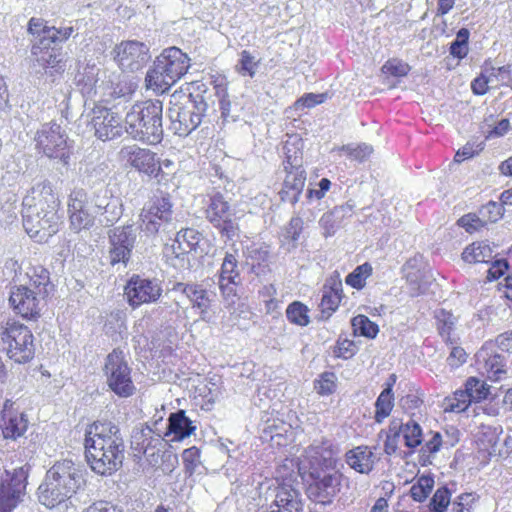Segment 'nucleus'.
<instances>
[{
	"label": "nucleus",
	"instance_id": "47",
	"mask_svg": "<svg viewBox=\"0 0 512 512\" xmlns=\"http://www.w3.org/2000/svg\"><path fill=\"white\" fill-rule=\"evenodd\" d=\"M434 487V479L431 476L422 475L417 482L410 488V495L413 500L423 502Z\"/></svg>",
	"mask_w": 512,
	"mask_h": 512
},
{
	"label": "nucleus",
	"instance_id": "56",
	"mask_svg": "<svg viewBox=\"0 0 512 512\" xmlns=\"http://www.w3.org/2000/svg\"><path fill=\"white\" fill-rule=\"evenodd\" d=\"M337 377L333 372H324L320 378L315 381V389L318 394L328 396L336 390Z\"/></svg>",
	"mask_w": 512,
	"mask_h": 512
},
{
	"label": "nucleus",
	"instance_id": "24",
	"mask_svg": "<svg viewBox=\"0 0 512 512\" xmlns=\"http://www.w3.org/2000/svg\"><path fill=\"white\" fill-rule=\"evenodd\" d=\"M375 459V454L367 446H358L346 453L347 464L361 474H368L372 471Z\"/></svg>",
	"mask_w": 512,
	"mask_h": 512
},
{
	"label": "nucleus",
	"instance_id": "62",
	"mask_svg": "<svg viewBox=\"0 0 512 512\" xmlns=\"http://www.w3.org/2000/svg\"><path fill=\"white\" fill-rule=\"evenodd\" d=\"M478 496L475 493H462L452 502V512H471Z\"/></svg>",
	"mask_w": 512,
	"mask_h": 512
},
{
	"label": "nucleus",
	"instance_id": "14",
	"mask_svg": "<svg viewBox=\"0 0 512 512\" xmlns=\"http://www.w3.org/2000/svg\"><path fill=\"white\" fill-rule=\"evenodd\" d=\"M136 241V229L132 225L119 226L109 232V262L112 266L123 264L125 267L130 260Z\"/></svg>",
	"mask_w": 512,
	"mask_h": 512
},
{
	"label": "nucleus",
	"instance_id": "41",
	"mask_svg": "<svg viewBox=\"0 0 512 512\" xmlns=\"http://www.w3.org/2000/svg\"><path fill=\"white\" fill-rule=\"evenodd\" d=\"M404 444L410 449H415L423 443V431L420 424L414 419H409L405 423L402 433Z\"/></svg>",
	"mask_w": 512,
	"mask_h": 512
},
{
	"label": "nucleus",
	"instance_id": "26",
	"mask_svg": "<svg viewBox=\"0 0 512 512\" xmlns=\"http://www.w3.org/2000/svg\"><path fill=\"white\" fill-rule=\"evenodd\" d=\"M478 363L483 362V368L488 374V378L494 381L502 379L506 374L505 357L501 354H490L487 348H482L477 354Z\"/></svg>",
	"mask_w": 512,
	"mask_h": 512
},
{
	"label": "nucleus",
	"instance_id": "38",
	"mask_svg": "<svg viewBox=\"0 0 512 512\" xmlns=\"http://www.w3.org/2000/svg\"><path fill=\"white\" fill-rule=\"evenodd\" d=\"M91 128H117V115L106 107H95L89 122Z\"/></svg>",
	"mask_w": 512,
	"mask_h": 512
},
{
	"label": "nucleus",
	"instance_id": "10",
	"mask_svg": "<svg viewBox=\"0 0 512 512\" xmlns=\"http://www.w3.org/2000/svg\"><path fill=\"white\" fill-rule=\"evenodd\" d=\"M303 158L299 155L298 149L288 150V158L283 162V168L286 172L283 187L279 192L283 202L296 204L306 181V171L303 166Z\"/></svg>",
	"mask_w": 512,
	"mask_h": 512
},
{
	"label": "nucleus",
	"instance_id": "60",
	"mask_svg": "<svg viewBox=\"0 0 512 512\" xmlns=\"http://www.w3.org/2000/svg\"><path fill=\"white\" fill-rule=\"evenodd\" d=\"M330 97L328 92L325 93H305L295 102L297 109L313 108L316 105L324 103Z\"/></svg>",
	"mask_w": 512,
	"mask_h": 512
},
{
	"label": "nucleus",
	"instance_id": "12",
	"mask_svg": "<svg viewBox=\"0 0 512 512\" xmlns=\"http://www.w3.org/2000/svg\"><path fill=\"white\" fill-rule=\"evenodd\" d=\"M336 458L329 441L315 440L309 445L298 465L299 472L317 475L320 470H329L335 467Z\"/></svg>",
	"mask_w": 512,
	"mask_h": 512
},
{
	"label": "nucleus",
	"instance_id": "20",
	"mask_svg": "<svg viewBox=\"0 0 512 512\" xmlns=\"http://www.w3.org/2000/svg\"><path fill=\"white\" fill-rule=\"evenodd\" d=\"M114 60L124 71H137L147 60L148 48L135 40L122 41L113 50Z\"/></svg>",
	"mask_w": 512,
	"mask_h": 512
},
{
	"label": "nucleus",
	"instance_id": "29",
	"mask_svg": "<svg viewBox=\"0 0 512 512\" xmlns=\"http://www.w3.org/2000/svg\"><path fill=\"white\" fill-rule=\"evenodd\" d=\"M353 207L352 204L346 203L345 205L336 206L333 210L322 215L319 225L324 230L325 237L335 234L342 220L351 215Z\"/></svg>",
	"mask_w": 512,
	"mask_h": 512
},
{
	"label": "nucleus",
	"instance_id": "36",
	"mask_svg": "<svg viewBox=\"0 0 512 512\" xmlns=\"http://www.w3.org/2000/svg\"><path fill=\"white\" fill-rule=\"evenodd\" d=\"M394 407V395L392 384H387L386 388L379 394L375 402L374 420L376 423H382L391 413Z\"/></svg>",
	"mask_w": 512,
	"mask_h": 512
},
{
	"label": "nucleus",
	"instance_id": "1",
	"mask_svg": "<svg viewBox=\"0 0 512 512\" xmlns=\"http://www.w3.org/2000/svg\"><path fill=\"white\" fill-rule=\"evenodd\" d=\"M85 457L91 470L101 476L115 473L124 459V440L112 422H94L85 433Z\"/></svg>",
	"mask_w": 512,
	"mask_h": 512
},
{
	"label": "nucleus",
	"instance_id": "52",
	"mask_svg": "<svg viewBox=\"0 0 512 512\" xmlns=\"http://www.w3.org/2000/svg\"><path fill=\"white\" fill-rule=\"evenodd\" d=\"M446 401V410L457 413L464 412L473 402L466 389L457 390L454 392V395L450 398H447Z\"/></svg>",
	"mask_w": 512,
	"mask_h": 512
},
{
	"label": "nucleus",
	"instance_id": "57",
	"mask_svg": "<svg viewBox=\"0 0 512 512\" xmlns=\"http://www.w3.org/2000/svg\"><path fill=\"white\" fill-rule=\"evenodd\" d=\"M431 438L422 446L421 452V460L423 463H431L429 458L431 455H435L441 448L442 445V436L439 432H430Z\"/></svg>",
	"mask_w": 512,
	"mask_h": 512
},
{
	"label": "nucleus",
	"instance_id": "63",
	"mask_svg": "<svg viewBox=\"0 0 512 512\" xmlns=\"http://www.w3.org/2000/svg\"><path fill=\"white\" fill-rule=\"evenodd\" d=\"M490 77L482 65L480 74L471 81V91L476 96H483L489 91Z\"/></svg>",
	"mask_w": 512,
	"mask_h": 512
},
{
	"label": "nucleus",
	"instance_id": "42",
	"mask_svg": "<svg viewBox=\"0 0 512 512\" xmlns=\"http://www.w3.org/2000/svg\"><path fill=\"white\" fill-rule=\"evenodd\" d=\"M35 138L43 146L45 153L52 151L54 148L61 147L66 142L59 130H37Z\"/></svg>",
	"mask_w": 512,
	"mask_h": 512
},
{
	"label": "nucleus",
	"instance_id": "48",
	"mask_svg": "<svg viewBox=\"0 0 512 512\" xmlns=\"http://www.w3.org/2000/svg\"><path fill=\"white\" fill-rule=\"evenodd\" d=\"M464 386L473 402H480L489 394V386L486 382L476 377H469Z\"/></svg>",
	"mask_w": 512,
	"mask_h": 512
},
{
	"label": "nucleus",
	"instance_id": "18",
	"mask_svg": "<svg viewBox=\"0 0 512 512\" xmlns=\"http://www.w3.org/2000/svg\"><path fill=\"white\" fill-rule=\"evenodd\" d=\"M278 485L272 490L273 500L269 512H303L304 503L300 491L293 486L290 478H277Z\"/></svg>",
	"mask_w": 512,
	"mask_h": 512
},
{
	"label": "nucleus",
	"instance_id": "58",
	"mask_svg": "<svg viewBox=\"0 0 512 512\" xmlns=\"http://www.w3.org/2000/svg\"><path fill=\"white\" fill-rule=\"evenodd\" d=\"M259 61L248 51L243 50L240 53L238 72L243 76L253 77L256 74Z\"/></svg>",
	"mask_w": 512,
	"mask_h": 512
},
{
	"label": "nucleus",
	"instance_id": "9",
	"mask_svg": "<svg viewBox=\"0 0 512 512\" xmlns=\"http://www.w3.org/2000/svg\"><path fill=\"white\" fill-rule=\"evenodd\" d=\"M29 468L24 464L12 470H5L0 478V512H12L22 501Z\"/></svg>",
	"mask_w": 512,
	"mask_h": 512
},
{
	"label": "nucleus",
	"instance_id": "3",
	"mask_svg": "<svg viewBox=\"0 0 512 512\" xmlns=\"http://www.w3.org/2000/svg\"><path fill=\"white\" fill-rule=\"evenodd\" d=\"M85 475V468L72 460L56 461L38 487L39 502L49 509L67 510L73 496L84 489Z\"/></svg>",
	"mask_w": 512,
	"mask_h": 512
},
{
	"label": "nucleus",
	"instance_id": "37",
	"mask_svg": "<svg viewBox=\"0 0 512 512\" xmlns=\"http://www.w3.org/2000/svg\"><path fill=\"white\" fill-rule=\"evenodd\" d=\"M484 68L490 81H496L498 86L512 88V65L506 64L500 67H494L490 59L484 61Z\"/></svg>",
	"mask_w": 512,
	"mask_h": 512
},
{
	"label": "nucleus",
	"instance_id": "34",
	"mask_svg": "<svg viewBox=\"0 0 512 512\" xmlns=\"http://www.w3.org/2000/svg\"><path fill=\"white\" fill-rule=\"evenodd\" d=\"M27 275L29 277V284L25 285L26 287H31L33 290H36L35 293H38V295H49L53 285L50 282L47 269L42 266L33 267Z\"/></svg>",
	"mask_w": 512,
	"mask_h": 512
},
{
	"label": "nucleus",
	"instance_id": "55",
	"mask_svg": "<svg viewBox=\"0 0 512 512\" xmlns=\"http://www.w3.org/2000/svg\"><path fill=\"white\" fill-rule=\"evenodd\" d=\"M201 452L196 446L185 449L182 453V460L185 472L192 475L196 472L197 468L201 465Z\"/></svg>",
	"mask_w": 512,
	"mask_h": 512
},
{
	"label": "nucleus",
	"instance_id": "35",
	"mask_svg": "<svg viewBox=\"0 0 512 512\" xmlns=\"http://www.w3.org/2000/svg\"><path fill=\"white\" fill-rule=\"evenodd\" d=\"M493 257L492 248L485 242H474L462 253V259L467 263H489Z\"/></svg>",
	"mask_w": 512,
	"mask_h": 512
},
{
	"label": "nucleus",
	"instance_id": "46",
	"mask_svg": "<svg viewBox=\"0 0 512 512\" xmlns=\"http://www.w3.org/2000/svg\"><path fill=\"white\" fill-rule=\"evenodd\" d=\"M218 280H240L236 254L230 252L225 253Z\"/></svg>",
	"mask_w": 512,
	"mask_h": 512
},
{
	"label": "nucleus",
	"instance_id": "61",
	"mask_svg": "<svg viewBox=\"0 0 512 512\" xmlns=\"http://www.w3.org/2000/svg\"><path fill=\"white\" fill-rule=\"evenodd\" d=\"M479 214L484 220L485 225L488 222L495 223L502 217L503 207L497 202L490 201L486 205L482 206V208L479 210Z\"/></svg>",
	"mask_w": 512,
	"mask_h": 512
},
{
	"label": "nucleus",
	"instance_id": "28",
	"mask_svg": "<svg viewBox=\"0 0 512 512\" xmlns=\"http://www.w3.org/2000/svg\"><path fill=\"white\" fill-rule=\"evenodd\" d=\"M342 283L340 280H333L330 285L326 284L323 289L320 303L321 318L327 320L337 310L341 301Z\"/></svg>",
	"mask_w": 512,
	"mask_h": 512
},
{
	"label": "nucleus",
	"instance_id": "5",
	"mask_svg": "<svg viewBox=\"0 0 512 512\" xmlns=\"http://www.w3.org/2000/svg\"><path fill=\"white\" fill-rule=\"evenodd\" d=\"M60 200L50 182L32 187L23 199V226L32 238L50 237L58 231Z\"/></svg>",
	"mask_w": 512,
	"mask_h": 512
},
{
	"label": "nucleus",
	"instance_id": "17",
	"mask_svg": "<svg viewBox=\"0 0 512 512\" xmlns=\"http://www.w3.org/2000/svg\"><path fill=\"white\" fill-rule=\"evenodd\" d=\"M309 477L313 480L308 488L309 496L319 503L330 504L340 491L342 475L334 467Z\"/></svg>",
	"mask_w": 512,
	"mask_h": 512
},
{
	"label": "nucleus",
	"instance_id": "50",
	"mask_svg": "<svg viewBox=\"0 0 512 512\" xmlns=\"http://www.w3.org/2000/svg\"><path fill=\"white\" fill-rule=\"evenodd\" d=\"M469 30L467 28H461L457 34L456 39L450 45V54L458 59H463L468 55L469 48Z\"/></svg>",
	"mask_w": 512,
	"mask_h": 512
},
{
	"label": "nucleus",
	"instance_id": "19",
	"mask_svg": "<svg viewBox=\"0 0 512 512\" xmlns=\"http://www.w3.org/2000/svg\"><path fill=\"white\" fill-rule=\"evenodd\" d=\"M31 287L18 286L12 289L9 301L13 309L23 318L33 319L40 315L46 304V297L38 295Z\"/></svg>",
	"mask_w": 512,
	"mask_h": 512
},
{
	"label": "nucleus",
	"instance_id": "44",
	"mask_svg": "<svg viewBox=\"0 0 512 512\" xmlns=\"http://www.w3.org/2000/svg\"><path fill=\"white\" fill-rule=\"evenodd\" d=\"M353 331L356 335L367 338H375L379 332L378 325L365 315H357L351 320Z\"/></svg>",
	"mask_w": 512,
	"mask_h": 512
},
{
	"label": "nucleus",
	"instance_id": "64",
	"mask_svg": "<svg viewBox=\"0 0 512 512\" xmlns=\"http://www.w3.org/2000/svg\"><path fill=\"white\" fill-rule=\"evenodd\" d=\"M458 224L461 227L465 228V230L469 233H473L474 231H477L485 226L484 220L482 219L481 215H476L472 213L462 216L458 220Z\"/></svg>",
	"mask_w": 512,
	"mask_h": 512
},
{
	"label": "nucleus",
	"instance_id": "51",
	"mask_svg": "<svg viewBox=\"0 0 512 512\" xmlns=\"http://www.w3.org/2000/svg\"><path fill=\"white\" fill-rule=\"evenodd\" d=\"M153 430L148 425L135 427L132 432V445L139 451L146 452L147 448L152 444Z\"/></svg>",
	"mask_w": 512,
	"mask_h": 512
},
{
	"label": "nucleus",
	"instance_id": "45",
	"mask_svg": "<svg viewBox=\"0 0 512 512\" xmlns=\"http://www.w3.org/2000/svg\"><path fill=\"white\" fill-rule=\"evenodd\" d=\"M372 266L366 262L357 266L351 273L346 276L345 282L347 285L355 288L362 289L366 284V279L372 274Z\"/></svg>",
	"mask_w": 512,
	"mask_h": 512
},
{
	"label": "nucleus",
	"instance_id": "59",
	"mask_svg": "<svg viewBox=\"0 0 512 512\" xmlns=\"http://www.w3.org/2000/svg\"><path fill=\"white\" fill-rule=\"evenodd\" d=\"M484 148V141H468L462 148H460L455 156L454 161L461 163L466 159L472 158L477 155Z\"/></svg>",
	"mask_w": 512,
	"mask_h": 512
},
{
	"label": "nucleus",
	"instance_id": "15",
	"mask_svg": "<svg viewBox=\"0 0 512 512\" xmlns=\"http://www.w3.org/2000/svg\"><path fill=\"white\" fill-rule=\"evenodd\" d=\"M172 204L167 196H155L143 208L141 217L142 230L156 234L163 223H168L172 217Z\"/></svg>",
	"mask_w": 512,
	"mask_h": 512
},
{
	"label": "nucleus",
	"instance_id": "13",
	"mask_svg": "<svg viewBox=\"0 0 512 512\" xmlns=\"http://www.w3.org/2000/svg\"><path fill=\"white\" fill-rule=\"evenodd\" d=\"M125 295L129 305L137 308L142 304L156 302L162 295L161 281L156 278H144L133 275L125 286Z\"/></svg>",
	"mask_w": 512,
	"mask_h": 512
},
{
	"label": "nucleus",
	"instance_id": "7",
	"mask_svg": "<svg viewBox=\"0 0 512 512\" xmlns=\"http://www.w3.org/2000/svg\"><path fill=\"white\" fill-rule=\"evenodd\" d=\"M34 336L24 324L8 320L0 326V349L16 363H27L35 354Z\"/></svg>",
	"mask_w": 512,
	"mask_h": 512
},
{
	"label": "nucleus",
	"instance_id": "43",
	"mask_svg": "<svg viewBox=\"0 0 512 512\" xmlns=\"http://www.w3.org/2000/svg\"><path fill=\"white\" fill-rule=\"evenodd\" d=\"M169 115L173 122V128H197L201 123L199 115H195L196 119H194L189 111L179 108H170Z\"/></svg>",
	"mask_w": 512,
	"mask_h": 512
},
{
	"label": "nucleus",
	"instance_id": "49",
	"mask_svg": "<svg viewBox=\"0 0 512 512\" xmlns=\"http://www.w3.org/2000/svg\"><path fill=\"white\" fill-rule=\"evenodd\" d=\"M286 316L291 323L299 326H307L310 323L308 308L298 301L289 304Z\"/></svg>",
	"mask_w": 512,
	"mask_h": 512
},
{
	"label": "nucleus",
	"instance_id": "6",
	"mask_svg": "<svg viewBox=\"0 0 512 512\" xmlns=\"http://www.w3.org/2000/svg\"><path fill=\"white\" fill-rule=\"evenodd\" d=\"M190 58L180 48L172 46L164 49L148 70L145 82L155 93L167 92L190 68Z\"/></svg>",
	"mask_w": 512,
	"mask_h": 512
},
{
	"label": "nucleus",
	"instance_id": "25",
	"mask_svg": "<svg viewBox=\"0 0 512 512\" xmlns=\"http://www.w3.org/2000/svg\"><path fill=\"white\" fill-rule=\"evenodd\" d=\"M28 426L29 420L24 412H19L17 414L6 413V417L1 419L0 424L3 437L13 441L22 438L27 431Z\"/></svg>",
	"mask_w": 512,
	"mask_h": 512
},
{
	"label": "nucleus",
	"instance_id": "22",
	"mask_svg": "<svg viewBox=\"0 0 512 512\" xmlns=\"http://www.w3.org/2000/svg\"><path fill=\"white\" fill-rule=\"evenodd\" d=\"M202 240V234L195 229L186 228L180 230L175 238L174 244L167 249L166 256L173 266H177L176 261L184 265L185 255L191 251H196L197 246Z\"/></svg>",
	"mask_w": 512,
	"mask_h": 512
},
{
	"label": "nucleus",
	"instance_id": "32",
	"mask_svg": "<svg viewBox=\"0 0 512 512\" xmlns=\"http://www.w3.org/2000/svg\"><path fill=\"white\" fill-rule=\"evenodd\" d=\"M210 84L212 85L216 97L219 99V107L221 117L226 121L230 115L231 102L229 100L228 85L229 81L225 74L216 72L210 77Z\"/></svg>",
	"mask_w": 512,
	"mask_h": 512
},
{
	"label": "nucleus",
	"instance_id": "27",
	"mask_svg": "<svg viewBox=\"0 0 512 512\" xmlns=\"http://www.w3.org/2000/svg\"><path fill=\"white\" fill-rule=\"evenodd\" d=\"M90 205L93 212H95V216L108 212L114 214L112 219H109L111 222L119 218L121 215L120 211H115V209H117L120 205L119 200L117 198H113L109 190L105 187H102L94 192L93 198H90Z\"/></svg>",
	"mask_w": 512,
	"mask_h": 512
},
{
	"label": "nucleus",
	"instance_id": "33",
	"mask_svg": "<svg viewBox=\"0 0 512 512\" xmlns=\"http://www.w3.org/2000/svg\"><path fill=\"white\" fill-rule=\"evenodd\" d=\"M179 286H183V293L192 302L193 307H196L200 310L201 319L205 320V315L207 314L211 303V299L207 290L203 289L199 285L193 284H179Z\"/></svg>",
	"mask_w": 512,
	"mask_h": 512
},
{
	"label": "nucleus",
	"instance_id": "39",
	"mask_svg": "<svg viewBox=\"0 0 512 512\" xmlns=\"http://www.w3.org/2000/svg\"><path fill=\"white\" fill-rule=\"evenodd\" d=\"M91 128H117V115L106 107H95L89 122Z\"/></svg>",
	"mask_w": 512,
	"mask_h": 512
},
{
	"label": "nucleus",
	"instance_id": "23",
	"mask_svg": "<svg viewBox=\"0 0 512 512\" xmlns=\"http://www.w3.org/2000/svg\"><path fill=\"white\" fill-rule=\"evenodd\" d=\"M195 430L196 425H194L193 421L186 415V412L184 410H178L169 415L166 430L163 435L157 433V440L160 441L164 438H168L169 441H182L190 437Z\"/></svg>",
	"mask_w": 512,
	"mask_h": 512
},
{
	"label": "nucleus",
	"instance_id": "4",
	"mask_svg": "<svg viewBox=\"0 0 512 512\" xmlns=\"http://www.w3.org/2000/svg\"><path fill=\"white\" fill-rule=\"evenodd\" d=\"M85 475V468L72 460L56 461L38 487L39 502L49 509L67 510L73 496L84 489Z\"/></svg>",
	"mask_w": 512,
	"mask_h": 512
},
{
	"label": "nucleus",
	"instance_id": "40",
	"mask_svg": "<svg viewBox=\"0 0 512 512\" xmlns=\"http://www.w3.org/2000/svg\"><path fill=\"white\" fill-rule=\"evenodd\" d=\"M435 318L437 320L439 334L446 343L452 345L454 342L451 338V332L457 323V317L445 309H439L435 312Z\"/></svg>",
	"mask_w": 512,
	"mask_h": 512
},
{
	"label": "nucleus",
	"instance_id": "11",
	"mask_svg": "<svg viewBox=\"0 0 512 512\" xmlns=\"http://www.w3.org/2000/svg\"><path fill=\"white\" fill-rule=\"evenodd\" d=\"M67 213L70 228L74 232L90 229L95 222V212L90 205V197L83 188H74L68 196Z\"/></svg>",
	"mask_w": 512,
	"mask_h": 512
},
{
	"label": "nucleus",
	"instance_id": "53",
	"mask_svg": "<svg viewBox=\"0 0 512 512\" xmlns=\"http://www.w3.org/2000/svg\"><path fill=\"white\" fill-rule=\"evenodd\" d=\"M451 502V493L447 487L438 488L429 502L432 512H445Z\"/></svg>",
	"mask_w": 512,
	"mask_h": 512
},
{
	"label": "nucleus",
	"instance_id": "30",
	"mask_svg": "<svg viewBox=\"0 0 512 512\" xmlns=\"http://www.w3.org/2000/svg\"><path fill=\"white\" fill-rule=\"evenodd\" d=\"M333 152L343 153L350 161L357 164L368 162L374 154V147L365 142H351L341 146H335Z\"/></svg>",
	"mask_w": 512,
	"mask_h": 512
},
{
	"label": "nucleus",
	"instance_id": "2",
	"mask_svg": "<svg viewBox=\"0 0 512 512\" xmlns=\"http://www.w3.org/2000/svg\"><path fill=\"white\" fill-rule=\"evenodd\" d=\"M27 31L33 36L31 42L33 62L51 78L52 82L62 77L67 60L62 53V48L52 44L67 41L74 32L73 26L56 28L49 26L42 18L32 17L28 21Z\"/></svg>",
	"mask_w": 512,
	"mask_h": 512
},
{
	"label": "nucleus",
	"instance_id": "21",
	"mask_svg": "<svg viewBox=\"0 0 512 512\" xmlns=\"http://www.w3.org/2000/svg\"><path fill=\"white\" fill-rule=\"evenodd\" d=\"M120 155L130 166L150 177L156 178L161 172L159 161L150 150L136 145L125 146L121 149Z\"/></svg>",
	"mask_w": 512,
	"mask_h": 512
},
{
	"label": "nucleus",
	"instance_id": "54",
	"mask_svg": "<svg viewBox=\"0 0 512 512\" xmlns=\"http://www.w3.org/2000/svg\"><path fill=\"white\" fill-rule=\"evenodd\" d=\"M381 70L385 75L400 78L406 76L411 67L401 59L392 58L384 63Z\"/></svg>",
	"mask_w": 512,
	"mask_h": 512
},
{
	"label": "nucleus",
	"instance_id": "16",
	"mask_svg": "<svg viewBox=\"0 0 512 512\" xmlns=\"http://www.w3.org/2000/svg\"><path fill=\"white\" fill-rule=\"evenodd\" d=\"M163 104L159 100H145L135 103L126 116L130 128H160L162 126Z\"/></svg>",
	"mask_w": 512,
	"mask_h": 512
},
{
	"label": "nucleus",
	"instance_id": "8",
	"mask_svg": "<svg viewBox=\"0 0 512 512\" xmlns=\"http://www.w3.org/2000/svg\"><path fill=\"white\" fill-rule=\"evenodd\" d=\"M102 371L107 386L118 397L128 398L134 395L136 387L132 380V368L122 350L113 349L106 356Z\"/></svg>",
	"mask_w": 512,
	"mask_h": 512
},
{
	"label": "nucleus",
	"instance_id": "31",
	"mask_svg": "<svg viewBox=\"0 0 512 512\" xmlns=\"http://www.w3.org/2000/svg\"><path fill=\"white\" fill-rule=\"evenodd\" d=\"M205 213L207 220L212 225H219L224 219L233 216L229 202L226 201L224 196L219 192L210 196V201Z\"/></svg>",
	"mask_w": 512,
	"mask_h": 512
}]
</instances>
